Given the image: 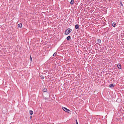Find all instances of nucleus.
Wrapping results in <instances>:
<instances>
[{
    "instance_id": "obj_1",
    "label": "nucleus",
    "mask_w": 124,
    "mask_h": 124,
    "mask_svg": "<svg viewBox=\"0 0 124 124\" xmlns=\"http://www.w3.org/2000/svg\"><path fill=\"white\" fill-rule=\"evenodd\" d=\"M72 31V29L70 28H68L66 30L65 32V34L66 35H68Z\"/></svg>"
},
{
    "instance_id": "obj_2",
    "label": "nucleus",
    "mask_w": 124,
    "mask_h": 124,
    "mask_svg": "<svg viewBox=\"0 0 124 124\" xmlns=\"http://www.w3.org/2000/svg\"><path fill=\"white\" fill-rule=\"evenodd\" d=\"M62 109L65 111L66 112H68V113H69L70 112V110L67 109V108H66L65 107H63L62 108Z\"/></svg>"
},
{
    "instance_id": "obj_3",
    "label": "nucleus",
    "mask_w": 124,
    "mask_h": 124,
    "mask_svg": "<svg viewBox=\"0 0 124 124\" xmlns=\"http://www.w3.org/2000/svg\"><path fill=\"white\" fill-rule=\"evenodd\" d=\"M117 67L119 69H121L122 67L121 64L120 63H118L117 65Z\"/></svg>"
},
{
    "instance_id": "obj_4",
    "label": "nucleus",
    "mask_w": 124,
    "mask_h": 124,
    "mask_svg": "<svg viewBox=\"0 0 124 124\" xmlns=\"http://www.w3.org/2000/svg\"><path fill=\"white\" fill-rule=\"evenodd\" d=\"M101 40L100 39H98L97 40V44H98L99 43H101Z\"/></svg>"
},
{
    "instance_id": "obj_5",
    "label": "nucleus",
    "mask_w": 124,
    "mask_h": 124,
    "mask_svg": "<svg viewBox=\"0 0 124 124\" xmlns=\"http://www.w3.org/2000/svg\"><path fill=\"white\" fill-rule=\"evenodd\" d=\"M18 27L20 28H21L22 27V23H20L18 25Z\"/></svg>"
},
{
    "instance_id": "obj_6",
    "label": "nucleus",
    "mask_w": 124,
    "mask_h": 124,
    "mask_svg": "<svg viewBox=\"0 0 124 124\" xmlns=\"http://www.w3.org/2000/svg\"><path fill=\"white\" fill-rule=\"evenodd\" d=\"M66 39L68 40H69L71 39V37L70 36H68L66 38Z\"/></svg>"
},
{
    "instance_id": "obj_7",
    "label": "nucleus",
    "mask_w": 124,
    "mask_h": 124,
    "mask_svg": "<svg viewBox=\"0 0 124 124\" xmlns=\"http://www.w3.org/2000/svg\"><path fill=\"white\" fill-rule=\"evenodd\" d=\"M79 26L78 24H76L75 25V28L76 29H77L79 28Z\"/></svg>"
},
{
    "instance_id": "obj_8",
    "label": "nucleus",
    "mask_w": 124,
    "mask_h": 124,
    "mask_svg": "<svg viewBox=\"0 0 124 124\" xmlns=\"http://www.w3.org/2000/svg\"><path fill=\"white\" fill-rule=\"evenodd\" d=\"M47 89L46 88H44L42 90V91L43 92H46L47 91Z\"/></svg>"
},
{
    "instance_id": "obj_9",
    "label": "nucleus",
    "mask_w": 124,
    "mask_h": 124,
    "mask_svg": "<svg viewBox=\"0 0 124 124\" xmlns=\"http://www.w3.org/2000/svg\"><path fill=\"white\" fill-rule=\"evenodd\" d=\"M114 86L113 84H111L109 85V87L110 88H113Z\"/></svg>"
},
{
    "instance_id": "obj_10",
    "label": "nucleus",
    "mask_w": 124,
    "mask_h": 124,
    "mask_svg": "<svg viewBox=\"0 0 124 124\" xmlns=\"http://www.w3.org/2000/svg\"><path fill=\"white\" fill-rule=\"evenodd\" d=\"M30 114L31 115H32L33 113V111L32 110H30L29 111Z\"/></svg>"
},
{
    "instance_id": "obj_11",
    "label": "nucleus",
    "mask_w": 124,
    "mask_h": 124,
    "mask_svg": "<svg viewBox=\"0 0 124 124\" xmlns=\"http://www.w3.org/2000/svg\"><path fill=\"white\" fill-rule=\"evenodd\" d=\"M116 25V23L115 22H114L112 24V26L113 27H115Z\"/></svg>"
},
{
    "instance_id": "obj_12",
    "label": "nucleus",
    "mask_w": 124,
    "mask_h": 124,
    "mask_svg": "<svg viewBox=\"0 0 124 124\" xmlns=\"http://www.w3.org/2000/svg\"><path fill=\"white\" fill-rule=\"evenodd\" d=\"M74 3V0H71L70 2V4L73 5Z\"/></svg>"
},
{
    "instance_id": "obj_13",
    "label": "nucleus",
    "mask_w": 124,
    "mask_h": 124,
    "mask_svg": "<svg viewBox=\"0 0 124 124\" xmlns=\"http://www.w3.org/2000/svg\"><path fill=\"white\" fill-rule=\"evenodd\" d=\"M57 54V53H56V52H55L54 53V54H53V56H55Z\"/></svg>"
},
{
    "instance_id": "obj_14",
    "label": "nucleus",
    "mask_w": 124,
    "mask_h": 124,
    "mask_svg": "<svg viewBox=\"0 0 124 124\" xmlns=\"http://www.w3.org/2000/svg\"><path fill=\"white\" fill-rule=\"evenodd\" d=\"M40 77L41 79H43L44 78V77L42 75H41L40 76Z\"/></svg>"
},
{
    "instance_id": "obj_15",
    "label": "nucleus",
    "mask_w": 124,
    "mask_h": 124,
    "mask_svg": "<svg viewBox=\"0 0 124 124\" xmlns=\"http://www.w3.org/2000/svg\"><path fill=\"white\" fill-rule=\"evenodd\" d=\"M120 4L122 7H123V5L122 3L121 2H120Z\"/></svg>"
},
{
    "instance_id": "obj_16",
    "label": "nucleus",
    "mask_w": 124,
    "mask_h": 124,
    "mask_svg": "<svg viewBox=\"0 0 124 124\" xmlns=\"http://www.w3.org/2000/svg\"><path fill=\"white\" fill-rule=\"evenodd\" d=\"M30 60L31 61H32V58L31 56H30Z\"/></svg>"
},
{
    "instance_id": "obj_17",
    "label": "nucleus",
    "mask_w": 124,
    "mask_h": 124,
    "mask_svg": "<svg viewBox=\"0 0 124 124\" xmlns=\"http://www.w3.org/2000/svg\"><path fill=\"white\" fill-rule=\"evenodd\" d=\"M76 124H78L77 120H76Z\"/></svg>"
},
{
    "instance_id": "obj_18",
    "label": "nucleus",
    "mask_w": 124,
    "mask_h": 124,
    "mask_svg": "<svg viewBox=\"0 0 124 124\" xmlns=\"http://www.w3.org/2000/svg\"><path fill=\"white\" fill-rule=\"evenodd\" d=\"M31 117H32V116H30V118H31Z\"/></svg>"
}]
</instances>
